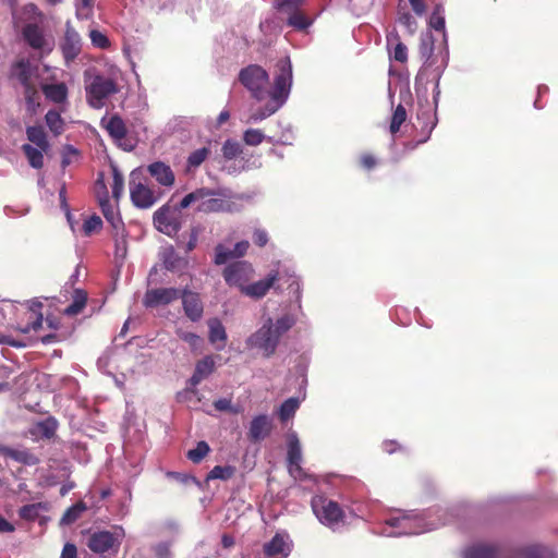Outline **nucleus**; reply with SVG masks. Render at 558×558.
<instances>
[{
	"label": "nucleus",
	"mask_w": 558,
	"mask_h": 558,
	"mask_svg": "<svg viewBox=\"0 0 558 558\" xmlns=\"http://www.w3.org/2000/svg\"><path fill=\"white\" fill-rule=\"evenodd\" d=\"M274 87L268 90V73L259 65L252 64L242 69L239 81L258 101L269 98L264 111L256 119H264L275 113L288 99L292 85V65L289 58L278 64Z\"/></svg>",
	"instance_id": "1"
},
{
	"label": "nucleus",
	"mask_w": 558,
	"mask_h": 558,
	"mask_svg": "<svg viewBox=\"0 0 558 558\" xmlns=\"http://www.w3.org/2000/svg\"><path fill=\"white\" fill-rule=\"evenodd\" d=\"M83 76L86 102L94 109L106 107L108 100L121 92L123 73L113 63L106 62L101 71L87 69Z\"/></svg>",
	"instance_id": "2"
},
{
	"label": "nucleus",
	"mask_w": 558,
	"mask_h": 558,
	"mask_svg": "<svg viewBox=\"0 0 558 558\" xmlns=\"http://www.w3.org/2000/svg\"><path fill=\"white\" fill-rule=\"evenodd\" d=\"M221 190L207 187L196 189L186 194L180 202V208H187L191 204L197 203L196 211L204 214L233 213L236 206L233 202L225 198Z\"/></svg>",
	"instance_id": "3"
},
{
	"label": "nucleus",
	"mask_w": 558,
	"mask_h": 558,
	"mask_svg": "<svg viewBox=\"0 0 558 558\" xmlns=\"http://www.w3.org/2000/svg\"><path fill=\"white\" fill-rule=\"evenodd\" d=\"M129 186L132 204L141 209L150 208L163 195L160 190L150 187L137 171L131 172Z\"/></svg>",
	"instance_id": "4"
},
{
	"label": "nucleus",
	"mask_w": 558,
	"mask_h": 558,
	"mask_svg": "<svg viewBox=\"0 0 558 558\" xmlns=\"http://www.w3.org/2000/svg\"><path fill=\"white\" fill-rule=\"evenodd\" d=\"M420 52L422 58L425 59V64L427 66H436L437 71H441L447 66L449 59V51L447 47L446 34H444V39L436 48L434 38L430 34H426L422 37Z\"/></svg>",
	"instance_id": "5"
},
{
	"label": "nucleus",
	"mask_w": 558,
	"mask_h": 558,
	"mask_svg": "<svg viewBox=\"0 0 558 558\" xmlns=\"http://www.w3.org/2000/svg\"><path fill=\"white\" fill-rule=\"evenodd\" d=\"M312 508L317 519L326 526L333 527L344 519V511L337 501L324 496L312 499Z\"/></svg>",
	"instance_id": "6"
},
{
	"label": "nucleus",
	"mask_w": 558,
	"mask_h": 558,
	"mask_svg": "<svg viewBox=\"0 0 558 558\" xmlns=\"http://www.w3.org/2000/svg\"><path fill=\"white\" fill-rule=\"evenodd\" d=\"M180 204L177 207H171L169 204H165L158 210L155 211L153 217L154 226L161 233L172 236L177 234L181 227V210Z\"/></svg>",
	"instance_id": "7"
},
{
	"label": "nucleus",
	"mask_w": 558,
	"mask_h": 558,
	"mask_svg": "<svg viewBox=\"0 0 558 558\" xmlns=\"http://www.w3.org/2000/svg\"><path fill=\"white\" fill-rule=\"evenodd\" d=\"M36 73L37 68L25 59L19 60L11 68V76L23 85L25 98L32 106L35 104V99L38 96L34 82Z\"/></svg>",
	"instance_id": "8"
},
{
	"label": "nucleus",
	"mask_w": 558,
	"mask_h": 558,
	"mask_svg": "<svg viewBox=\"0 0 558 558\" xmlns=\"http://www.w3.org/2000/svg\"><path fill=\"white\" fill-rule=\"evenodd\" d=\"M279 338L272 332V322L269 318L257 331L247 339V345L263 351L264 356L270 357L275 354Z\"/></svg>",
	"instance_id": "9"
},
{
	"label": "nucleus",
	"mask_w": 558,
	"mask_h": 558,
	"mask_svg": "<svg viewBox=\"0 0 558 558\" xmlns=\"http://www.w3.org/2000/svg\"><path fill=\"white\" fill-rule=\"evenodd\" d=\"M181 289L178 288H155L147 289L143 296V305L146 308L166 306L180 299Z\"/></svg>",
	"instance_id": "10"
},
{
	"label": "nucleus",
	"mask_w": 558,
	"mask_h": 558,
	"mask_svg": "<svg viewBox=\"0 0 558 558\" xmlns=\"http://www.w3.org/2000/svg\"><path fill=\"white\" fill-rule=\"evenodd\" d=\"M287 460L289 464V473L295 480H314V476L307 474V472L301 466L302 451L300 441L295 435L291 436L289 439Z\"/></svg>",
	"instance_id": "11"
},
{
	"label": "nucleus",
	"mask_w": 558,
	"mask_h": 558,
	"mask_svg": "<svg viewBox=\"0 0 558 558\" xmlns=\"http://www.w3.org/2000/svg\"><path fill=\"white\" fill-rule=\"evenodd\" d=\"M121 544L119 537L110 531H97L90 534L87 546L95 554H105L110 549H118Z\"/></svg>",
	"instance_id": "12"
},
{
	"label": "nucleus",
	"mask_w": 558,
	"mask_h": 558,
	"mask_svg": "<svg viewBox=\"0 0 558 558\" xmlns=\"http://www.w3.org/2000/svg\"><path fill=\"white\" fill-rule=\"evenodd\" d=\"M63 58L66 64L73 62L82 49V39L80 34L72 27L70 22L65 25V33L60 45Z\"/></svg>",
	"instance_id": "13"
},
{
	"label": "nucleus",
	"mask_w": 558,
	"mask_h": 558,
	"mask_svg": "<svg viewBox=\"0 0 558 558\" xmlns=\"http://www.w3.org/2000/svg\"><path fill=\"white\" fill-rule=\"evenodd\" d=\"M252 272L253 268L248 263L235 262L225 268L223 278L229 286L239 287L242 290Z\"/></svg>",
	"instance_id": "14"
},
{
	"label": "nucleus",
	"mask_w": 558,
	"mask_h": 558,
	"mask_svg": "<svg viewBox=\"0 0 558 558\" xmlns=\"http://www.w3.org/2000/svg\"><path fill=\"white\" fill-rule=\"evenodd\" d=\"M180 299L182 300V306L184 314L192 322H198L204 313L203 302L199 294L189 289L181 290Z\"/></svg>",
	"instance_id": "15"
},
{
	"label": "nucleus",
	"mask_w": 558,
	"mask_h": 558,
	"mask_svg": "<svg viewBox=\"0 0 558 558\" xmlns=\"http://www.w3.org/2000/svg\"><path fill=\"white\" fill-rule=\"evenodd\" d=\"M288 536L281 533L276 535L267 543L264 544L263 551L268 558H287L290 555V546L287 543Z\"/></svg>",
	"instance_id": "16"
},
{
	"label": "nucleus",
	"mask_w": 558,
	"mask_h": 558,
	"mask_svg": "<svg viewBox=\"0 0 558 558\" xmlns=\"http://www.w3.org/2000/svg\"><path fill=\"white\" fill-rule=\"evenodd\" d=\"M271 427V421L267 415H257L251 421L247 437L252 442H258L270 434Z\"/></svg>",
	"instance_id": "17"
},
{
	"label": "nucleus",
	"mask_w": 558,
	"mask_h": 558,
	"mask_svg": "<svg viewBox=\"0 0 558 558\" xmlns=\"http://www.w3.org/2000/svg\"><path fill=\"white\" fill-rule=\"evenodd\" d=\"M32 145L26 143L22 146V150L25 154L28 163L35 169H40L44 166V153L49 148V142H33Z\"/></svg>",
	"instance_id": "18"
},
{
	"label": "nucleus",
	"mask_w": 558,
	"mask_h": 558,
	"mask_svg": "<svg viewBox=\"0 0 558 558\" xmlns=\"http://www.w3.org/2000/svg\"><path fill=\"white\" fill-rule=\"evenodd\" d=\"M278 280V272H270L266 278L254 283L242 287V292L251 298L260 299L266 295L269 289Z\"/></svg>",
	"instance_id": "19"
},
{
	"label": "nucleus",
	"mask_w": 558,
	"mask_h": 558,
	"mask_svg": "<svg viewBox=\"0 0 558 558\" xmlns=\"http://www.w3.org/2000/svg\"><path fill=\"white\" fill-rule=\"evenodd\" d=\"M147 171L160 185L165 187H171L174 184V173L170 166L165 162H153L147 167Z\"/></svg>",
	"instance_id": "20"
},
{
	"label": "nucleus",
	"mask_w": 558,
	"mask_h": 558,
	"mask_svg": "<svg viewBox=\"0 0 558 558\" xmlns=\"http://www.w3.org/2000/svg\"><path fill=\"white\" fill-rule=\"evenodd\" d=\"M216 368L215 357L213 355H206L199 360L196 365L192 377L190 378L191 386H197L202 380L207 378L214 373Z\"/></svg>",
	"instance_id": "21"
},
{
	"label": "nucleus",
	"mask_w": 558,
	"mask_h": 558,
	"mask_svg": "<svg viewBox=\"0 0 558 558\" xmlns=\"http://www.w3.org/2000/svg\"><path fill=\"white\" fill-rule=\"evenodd\" d=\"M23 35L28 45L34 49H51L41 28L36 24H27L23 29Z\"/></svg>",
	"instance_id": "22"
},
{
	"label": "nucleus",
	"mask_w": 558,
	"mask_h": 558,
	"mask_svg": "<svg viewBox=\"0 0 558 558\" xmlns=\"http://www.w3.org/2000/svg\"><path fill=\"white\" fill-rule=\"evenodd\" d=\"M208 325V340L211 344H216L217 350H222L227 342L226 328L218 318H210L207 322Z\"/></svg>",
	"instance_id": "23"
},
{
	"label": "nucleus",
	"mask_w": 558,
	"mask_h": 558,
	"mask_svg": "<svg viewBox=\"0 0 558 558\" xmlns=\"http://www.w3.org/2000/svg\"><path fill=\"white\" fill-rule=\"evenodd\" d=\"M41 90L45 97L54 104H64L68 99V87L64 83L43 84Z\"/></svg>",
	"instance_id": "24"
},
{
	"label": "nucleus",
	"mask_w": 558,
	"mask_h": 558,
	"mask_svg": "<svg viewBox=\"0 0 558 558\" xmlns=\"http://www.w3.org/2000/svg\"><path fill=\"white\" fill-rule=\"evenodd\" d=\"M101 125L107 130L108 134L114 140H122L125 136L124 122L118 116L102 118Z\"/></svg>",
	"instance_id": "25"
},
{
	"label": "nucleus",
	"mask_w": 558,
	"mask_h": 558,
	"mask_svg": "<svg viewBox=\"0 0 558 558\" xmlns=\"http://www.w3.org/2000/svg\"><path fill=\"white\" fill-rule=\"evenodd\" d=\"M1 452L4 457L25 465H35L39 462V459L28 450H20L5 447L1 450Z\"/></svg>",
	"instance_id": "26"
},
{
	"label": "nucleus",
	"mask_w": 558,
	"mask_h": 558,
	"mask_svg": "<svg viewBox=\"0 0 558 558\" xmlns=\"http://www.w3.org/2000/svg\"><path fill=\"white\" fill-rule=\"evenodd\" d=\"M73 301L72 303L64 308L63 314L66 316H76L82 313L87 304V292L82 289H75L73 291Z\"/></svg>",
	"instance_id": "27"
},
{
	"label": "nucleus",
	"mask_w": 558,
	"mask_h": 558,
	"mask_svg": "<svg viewBox=\"0 0 558 558\" xmlns=\"http://www.w3.org/2000/svg\"><path fill=\"white\" fill-rule=\"evenodd\" d=\"M161 260L165 268L170 271L180 270L185 265V260L175 252L173 246H168L162 251Z\"/></svg>",
	"instance_id": "28"
},
{
	"label": "nucleus",
	"mask_w": 558,
	"mask_h": 558,
	"mask_svg": "<svg viewBox=\"0 0 558 558\" xmlns=\"http://www.w3.org/2000/svg\"><path fill=\"white\" fill-rule=\"evenodd\" d=\"M465 558H497L498 547L488 544H478L465 550Z\"/></svg>",
	"instance_id": "29"
},
{
	"label": "nucleus",
	"mask_w": 558,
	"mask_h": 558,
	"mask_svg": "<svg viewBox=\"0 0 558 558\" xmlns=\"http://www.w3.org/2000/svg\"><path fill=\"white\" fill-rule=\"evenodd\" d=\"M58 422L54 417L50 416L36 423L33 434L39 435L41 438L51 439L57 432Z\"/></svg>",
	"instance_id": "30"
},
{
	"label": "nucleus",
	"mask_w": 558,
	"mask_h": 558,
	"mask_svg": "<svg viewBox=\"0 0 558 558\" xmlns=\"http://www.w3.org/2000/svg\"><path fill=\"white\" fill-rule=\"evenodd\" d=\"M48 505L46 502L29 504L19 509V517L22 520L33 522L39 518L41 511H47Z\"/></svg>",
	"instance_id": "31"
},
{
	"label": "nucleus",
	"mask_w": 558,
	"mask_h": 558,
	"mask_svg": "<svg viewBox=\"0 0 558 558\" xmlns=\"http://www.w3.org/2000/svg\"><path fill=\"white\" fill-rule=\"evenodd\" d=\"M387 44L388 46L395 44L393 50L390 52V57L396 61L405 62L408 59V49L407 47L399 41L398 34L392 32L387 35Z\"/></svg>",
	"instance_id": "32"
},
{
	"label": "nucleus",
	"mask_w": 558,
	"mask_h": 558,
	"mask_svg": "<svg viewBox=\"0 0 558 558\" xmlns=\"http://www.w3.org/2000/svg\"><path fill=\"white\" fill-rule=\"evenodd\" d=\"M110 169H111V173H112V182H111L112 197L118 203L124 192V178H123V174L118 169L116 163L111 162Z\"/></svg>",
	"instance_id": "33"
},
{
	"label": "nucleus",
	"mask_w": 558,
	"mask_h": 558,
	"mask_svg": "<svg viewBox=\"0 0 558 558\" xmlns=\"http://www.w3.org/2000/svg\"><path fill=\"white\" fill-rule=\"evenodd\" d=\"M87 509L86 504L84 501H78L68 508L65 512L63 513L60 523L64 525H69L74 523L76 520L80 519L82 513Z\"/></svg>",
	"instance_id": "34"
},
{
	"label": "nucleus",
	"mask_w": 558,
	"mask_h": 558,
	"mask_svg": "<svg viewBox=\"0 0 558 558\" xmlns=\"http://www.w3.org/2000/svg\"><path fill=\"white\" fill-rule=\"evenodd\" d=\"M289 19L288 24L295 29L303 31L310 27L313 23V20L307 17L302 11L292 9Z\"/></svg>",
	"instance_id": "35"
},
{
	"label": "nucleus",
	"mask_w": 558,
	"mask_h": 558,
	"mask_svg": "<svg viewBox=\"0 0 558 558\" xmlns=\"http://www.w3.org/2000/svg\"><path fill=\"white\" fill-rule=\"evenodd\" d=\"M177 336L186 342L193 352L199 351L203 347L204 340L196 333L185 331L181 328L175 330Z\"/></svg>",
	"instance_id": "36"
},
{
	"label": "nucleus",
	"mask_w": 558,
	"mask_h": 558,
	"mask_svg": "<svg viewBox=\"0 0 558 558\" xmlns=\"http://www.w3.org/2000/svg\"><path fill=\"white\" fill-rule=\"evenodd\" d=\"M235 474V468L232 465H216L207 474L206 480H222L227 481Z\"/></svg>",
	"instance_id": "37"
},
{
	"label": "nucleus",
	"mask_w": 558,
	"mask_h": 558,
	"mask_svg": "<svg viewBox=\"0 0 558 558\" xmlns=\"http://www.w3.org/2000/svg\"><path fill=\"white\" fill-rule=\"evenodd\" d=\"M46 123L54 136L61 135L63 131V120L59 112L49 110L45 117Z\"/></svg>",
	"instance_id": "38"
},
{
	"label": "nucleus",
	"mask_w": 558,
	"mask_h": 558,
	"mask_svg": "<svg viewBox=\"0 0 558 558\" xmlns=\"http://www.w3.org/2000/svg\"><path fill=\"white\" fill-rule=\"evenodd\" d=\"M299 408V401L295 398H289L279 408V418L281 422H286L291 418Z\"/></svg>",
	"instance_id": "39"
},
{
	"label": "nucleus",
	"mask_w": 558,
	"mask_h": 558,
	"mask_svg": "<svg viewBox=\"0 0 558 558\" xmlns=\"http://www.w3.org/2000/svg\"><path fill=\"white\" fill-rule=\"evenodd\" d=\"M210 451L209 445L202 440L198 441L194 449L187 451L186 457L193 463H199Z\"/></svg>",
	"instance_id": "40"
},
{
	"label": "nucleus",
	"mask_w": 558,
	"mask_h": 558,
	"mask_svg": "<svg viewBox=\"0 0 558 558\" xmlns=\"http://www.w3.org/2000/svg\"><path fill=\"white\" fill-rule=\"evenodd\" d=\"M209 153V149L206 147L196 149L193 153H191L190 156L187 157V171H191L192 169H196L197 167H199L206 160Z\"/></svg>",
	"instance_id": "41"
},
{
	"label": "nucleus",
	"mask_w": 558,
	"mask_h": 558,
	"mask_svg": "<svg viewBox=\"0 0 558 558\" xmlns=\"http://www.w3.org/2000/svg\"><path fill=\"white\" fill-rule=\"evenodd\" d=\"M80 151L72 145H64L61 151V166L65 168L80 159Z\"/></svg>",
	"instance_id": "42"
},
{
	"label": "nucleus",
	"mask_w": 558,
	"mask_h": 558,
	"mask_svg": "<svg viewBox=\"0 0 558 558\" xmlns=\"http://www.w3.org/2000/svg\"><path fill=\"white\" fill-rule=\"evenodd\" d=\"M294 325V319L290 315H284L277 319L272 325V332L280 339Z\"/></svg>",
	"instance_id": "43"
},
{
	"label": "nucleus",
	"mask_w": 558,
	"mask_h": 558,
	"mask_svg": "<svg viewBox=\"0 0 558 558\" xmlns=\"http://www.w3.org/2000/svg\"><path fill=\"white\" fill-rule=\"evenodd\" d=\"M94 194L97 202L109 199L108 189L105 182V174L99 172L94 183Z\"/></svg>",
	"instance_id": "44"
},
{
	"label": "nucleus",
	"mask_w": 558,
	"mask_h": 558,
	"mask_svg": "<svg viewBox=\"0 0 558 558\" xmlns=\"http://www.w3.org/2000/svg\"><path fill=\"white\" fill-rule=\"evenodd\" d=\"M429 26L436 31L445 33V17H444V8L441 5H437L429 19Z\"/></svg>",
	"instance_id": "45"
},
{
	"label": "nucleus",
	"mask_w": 558,
	"mask_h": 558,
	"mask_svg": "<svg viewBox=\"0 0 558 558\" xmlns=\"http://www.w3.org/2000/svg\"><path fill=\"white\" fill-rule=\"evenodd\" d=\"M105 218L116 228L119 221L114 207L111 205L110 199L98 202Z\"/></svg>",
	"instance_id": "46"
},
{
	"label": "nucleus",
	"mask_w": 558,
	"mask_h": 558,
	"mask_svg": "<svg viewBox=\"0 0 558 558\" xmlns=\"http://www.w3.org/2000/svg\"><path fill=\"white\" fill-rule=\"evenodd\" d=\"M405 119H407L405 109L401 105L397 106V108L392 114V120H391V124H390L391 133L398 132L401 124L405 121Z\"/></svg>",
	"instance_id": "47"
},
{
	"label": "nucleus",
	"mask_w": 558,
	"mask_h": 558,
	"mask_svg": "<svg viewBox=\"0 0 558 558\" xmlns=\"http://www.w3.org/2000/svg\"><path fill=\"white\" fill-rule=\"evenodd\" d=\"M89 38L92 44L97 48L107 49L110 46L108 37L97 29H92L89 32Z\"/></svg>",
	"instance_id": "48"
},
{
	"label": "nucleus",
	"mask_w": 558,
	"mask_h": 558,
	"mask_svg": "<svg viewBox=\"0 0 558 558\" xmlns=\"http://www.w3.org/2000/svg\"><path fill=\"white\" fill-rule=\"evenodd\" d=\"M223 156L227 159H234L242 154L240 142H226L222 147Z\"/></svg>",
	"instance_id": "49"
},
{
	"label": "nucleus",
	"mask_w": 558,
	"mask_h": 558,
	"mask_svg": "<svg viewBox=\"0 0 558 558\" xmlns=\"http://www.w3.org/2000/svg\"><path fill=\"white\" fill-rule=\"evenodd\" d=\"M93 3V0H76V16L88 19L92 14Z\"/></svg>",
	"instance_id": "50"
},
{
	"label": "nucleus",
	"mask_w": 558,
	"mask_h": 558,
	"mask_svg": "<svg viewBox=\"0 0 558 558\" xmlns=\"http://www.w3.org/2000/svg\"><path fill=\"white\" fill-rule=\"evenodd\" d=\"M101 226H102V221H101L100 217L93 215L84 221L83 230H84L85 234L89 235L93 232L99 230L101 228Z\"/></svg>",
	"instance_id": "51"
},
{
	"label": "nucleus",
	"mask_w": 558,
	"mask_h": 558,
	"mask_svg": "<svg viewBox=\"0 0 558 558\" xmlns=\"http://www.w3.org/2000/svg\"><path fill=\"white\" fill-rule=\"evenodd\" d=\"M398 21L407 27L410 34L416 29V21L410 12H399Z\"/></svg>",
	"instance_id": "52"
},
{
	"label": "nucleus",
	"mask_w": 558,
	"mask_h": 558,
	"mask_svg": "<svg viewBox=\"0 0 558 558\" xmlns=\"http://www.w3.org/2000/svg\"><path fill=\"white\" fill-rule=\"evenodd\" d=\"M231 257H233L231 251L226 250L222 245L216 247L215 263L217 265L226 264Z\"/></svg>",
	"instance_id": "53"
},
{
	"label": "nucleus",
	"mask_w": 558,
	"mask_h": 558,
	"mask_svg": "<svg viewBox=\"0 0 558 558\" xmlns=\"http://www.w3.org/2000/svg\"><path fill=\"white\" fill-rule=\"evenodd\" d=\"M253 242L259 246L263 247L268 242V234L265 230L256 229L253 234Z\"/></svg>",
	"instance_id": "54"
},
{
	"label": "nucleus",
	"mask_w": 558,
	"mask_h": 558,
	"mask_svg": "<svg viewBox=\"0 0 558 558\" xmlns=\"http://www.w3.org/2000/svg\"><path fill=\"white\" fill-rule=\"evenodd\" d=\"M27 140H45V132L43 126L27 128Z\"/></svg>",
	"instance_id": "55"
},
{
	"label": "nucleus",
	"mask_w": 558,
	"mask_h": 558,
	"mask_svg": "<svg viewBox=\"0 0 558 558\" xmlns=\"http://www.w3.org/2000/svg\"><path fill=\"white\" fill-rule=\"evenodd\" d=\"M304 0H276V5L280 10L296 9Z\"/></svg>",
	"instance_id": "56"
},
{
	"label": "nucleus",
	"mask_w": 558,
	"mask_h": 558,
	"mask_svg": "<svg viewBox=\"0 0 558 558\" xmlns=\"http://www.w3.org/2000/svg\"><path fill=\"white\" fill-rule=\"evenodd\" d=\"M61 558H77V548L73 543H66L63 546Z\"/></svg>",
	"instance_id": "57"
},
{
	"label": "nucleus",
	"mask_w": 558,
	"mask_h": 558,
	"mask_svg": "<svg viewBox=\"0 0 558 558\" xmlns=\"http://www.w3.org/2000/svg\"><path fill=\"white\" fill-rule=\"evenodd\" d=\"M360 161L361 166L367 170L373 169L377 165L376 158L371 154H363Z\"/></svg>",
	"instance_id": "58"
},
{
	"label": "nucleus",
	"mask_w": 558,
	"mask_h": 558,
	"mask_svg": "<svg viewBox=\"0 0 558 558\" xmlns=\"http://www.w3.org/2000/svg\"><path fill=\"white\" fill-rule=\"evenodd\" d=\"M250 244L247 241H240L234 245V248L232 252L233 257H241L244 256L247 252Z\"/></svg>",
	"instance_id": "59"
},
{
	"label": "nucleus",
	"mask_w": 558,
	"mask_h": 558,
	"mask_svg": "<svg viewBox=\"0 0 558 558\" xmlns=\"http://www.w3.org/2000/svg\"><path fill=\"white\" fill-rule=\"evenodd\" d=\"M214 407L218 411H230L231 410V400L227 398L218 399L214 402Z\"/></svg>",
	"instance_id": "60"
},
{
	"label": "nucleus",
	"mask_w": 558,
	"mask_h": 558,
	"mask_svg": "<svg viewBox=\"0 0 558 558\" xmlns=\"http://www.w3.org/2000/svg\"><path fill=\"white\" fill-rule=\"evenodd\" d=\"M413 11L417 15H422L425 12V3L424 0H409Z\"/></svg>",
	"instance_id": "61"
},
{
	"label": "nucleus",
	"mask_w": 558,
	"mask_h": 558,
	"mask_svg": "<svg viewBox=\"0 0 558 558\" xmlns=\"http://www.w3.org/2000/svg\"><path fill=\"white\" fill-rule=\"evenodd\" d=\"M0 344H8L14 348L23 347L20 341L14 340L11 336L0 335Z\"/></svg>",
	"instance_id": "62"
},
{
	"label": "nucleus",
	"mask_w": 558,
	"mask_h": 558,
	"mask_svg": "<svg viewBox=\"0 0 558 558\" xmlns=\"http://www.w3.org/2000/svg\"><path fill=\"white\" fill-rule=\"evenodd\" d=\"M155 553L158 558H167L170 555V549L167 544L161 543L156 546Z\"/></svg>",
	"instance_id": "63"
},
{
	"label": "nucleus",
	"mask_w": 558,
	"mask_h": 558,
	"mask_svg": "<svg viewBox=\"0 0 558 558\" xmlns=\"http://www.w3.org/2000/svg\"><path fill=\"white\" fill-rule=\"evenodd\" d=\"M243 140H265V136L258 130H246Z\"/></svg>",
	"instance_id": "64"
}]
</instances>
